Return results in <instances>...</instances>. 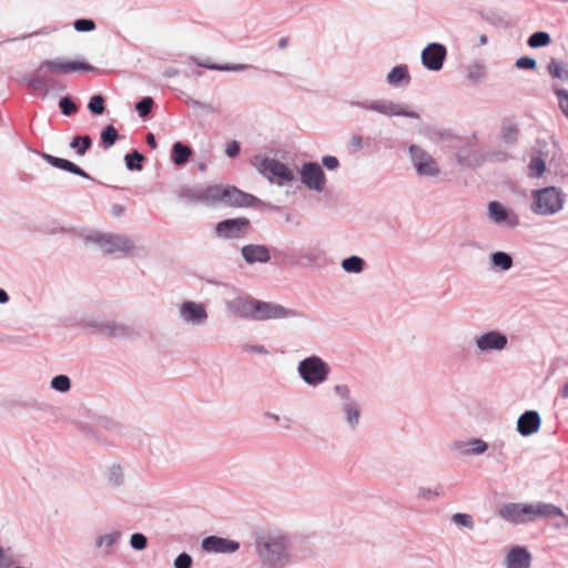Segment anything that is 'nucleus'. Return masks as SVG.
<instances>
[{
    "label": "nucleus",
    "instance_id": "nucleus-36",
    "mask_svg": "<svg viewBox=\"0 0 568 568\" xmlns=\"http://www.w3.org/2000/svg\"><path fill=\"white\" fill-rule=\"evenodd\" d=\"M192 154L191 148L182 142H175L172 148V161L175 165H183Z\"/></svg>",
    "mask_w": 568,
    "mask_h": 568
},
{
    "label": "nucleus",
    "instance_id": "nucleus-11",
    "mask_svg": "<svg viewBox=\"0 0 568 568\" xmlns=\"http://www.w3.org/2000/svg\"><path fill=\"white\" fill-rule=\"evenodd\" d=\"M178 317L187 326L201 327L206 324L209 313L203 304L187 300L178 305Z\"/></svg>",
    "mask_w": 568,
    "mask_h": 568
},
{
    "label": "nucleus",
    "instance_id": "nucleus-40",
    "mask_svg": "<svg viewBox=\"0 0 568 568\" xmlns=\"http://www.w3.org/2000/svg\"><path fill=\"white\" fill-rule=\"evenodd\" d=\"M101 142L105 149L111 148L114 145L116 140L119 139L118 130L112 125H106L103 131L101 132Z\"/></svg>",
    "mask_w": 568,
    "mask_h": 568
},
{
    "label": "nucleus",
    "instance_id": "nucleus-29",
    "mask_svg": "<svg viewBox=\"0 0 568 568\" xmlns=\"http://www.w3.org/2000/svg\"><path fill=\"white\" fill-rule=\"evenodd\" d=\"M23 82L31 89L40 91L43 95L49 93L50 79L40 71V65L34 72L23 77Z\"/></svg>",
    "mask_w": 568,
    "mask_h": 568
},
{
    "label": "nucleus",
    "instance_id": "nucleus-2",
    "mask_svg": "<svg viewBox=\"0 0 568 568\" xmlns=\"http://www.w3.org/2000/svg\"><path fill=\"white\" fill-rule=\"evenodd\" d=\"M565 193L556 186H547L531 192L530 210L536 215L552 216L562 211Z\"/></svg>",
    "mask_w": 568,
    "mask_h": 568
},
{
    "label": "nucleus",
    "instance_id": "nucleus-63",
    "mask_svg": "<svg viewBox=\"0 0 568 568\" xmlns=\"http://www.w3.org/2000/svg\"><path fill=\"white\" fill-rule=\"evenodd\" d=\"M11 564V558H9L3 549H0V568H4Z\"/></svg>",
    "mask_w": 568,
    "mask_h": 568
},
{
    "label": "nucleus",
    "instance_id": "nucleus-14",
    "mask_svg": "<svg viewBox=\"0 0 568 568\" xmlns=\"http://www.w3.org/2000/svg\"><path fill=\"white\" fill-rule=\"evenodd\" d=\"M301 183L314 192H323L326 185V176L316 162H305L300 169Z\"/></svg>",
    "mask_w": 568,
    "mask_h": 568
},
{
    "label": "nucleus",
    "instance_id": "nucleus-47",
    "mask_svg": "<svg viewBox=\"0 0 568 568\" xmlns=\"http://www.w3.org/2000/svg\"><path fill=\"white\" fill-rule=\"evenodd\" d=\"M88 109L93 114H102L105 110L104 98L100 94L93 95L88 103Z\"/></svg>",
    "mask_w": 568,
    "mask_h": 568
},
{
    "label": "nucleus",
    "instance_id": "nucleus-6",
    "mask_svg": "<svg viewBox=\"0 0 568 568\" xmlns=\"http://www.w3.org/2000/svg\"><path fill=\"white\" fill-rule=\"evenodd\" d=\"M329 373L328 364L316 355H311L297 364L300 378L310 387H317L325 383Z\"/></svg>",
    "mask_w": 568,
    "mask_h": 568
},
{
    "label": "nucleus",
    "instance_id": "nucleus-15",
    "mask_svg": "<svg viewBox=\"0 0 568 568\" xmlns=\"http://www.w3.org/2000/svg\"><path fill=\"white\" fill-rule=\"evenodd\" d=\"M447 50L444 44L432 42L422 51L420 59L423 65L430 71H439L444 65Z\"/></svg>",
    "mask_w": 568,
    "mask_h": 568
},
{
    "label": "nucleus",
    "instance_id": "nucleus-45",
    "mask_svg": "<svg viewBox=\"0 0 568 568\" xmlns=\"http://www.w3.org/2000/svg\"><path fill=\"white\" fill-rule=\"evenodd\" d=\"M51 387L58 392L65 393L71 388V381L67 375H57L51 379Z\"/></svg>",
    "mask_w": 568,
    "mask_h": 568
},
{
    "label": "nucleus",
    "instance_id": "nucleus-32",
    "mask_svg": "<svg viewBox=\"0 0 568 568\" xmlns=\"http://www.w3.org/2000/svg\"><path fill=\"white\" fill-rule=\"evenodd\" d=\"M222 185L202 187V204L206 206L221 205Z\"/></svg>",
    "mask_w": 568,
    "mask_h": 568
},
{
    "label": "nucleus",
    "instance_id": "nucleus-59",
    "mask_svg": "<svg viewBox=\"0 0 568 568\" xmlns=\"http://www.w3.org/2000/svg\"><path fill=\"white\" fill-rule=\"evenodd\" d=\"M240 151V143L237 141H232L226 145L225 154L230 158H235L236 155H239Z\"/></svg>",
    "mask_w": 568,
    "mask_h": 568
},
{
    "label": "nucleus",
    "instance_id": "nucleus-60",
    "mask_svg": "<svg viewBox=\"0 0 568 568\" xmlns=\"http://www.w3.org/2000/svg\"><path fill=\"white\" fill-rule=\"evenodd\" d=\"M483 78L481 67L476 64L471 65L468 71V79L471 81H478Z\"/></svg>",
    "mask_w": 568,
    "mask_h": 568
},
{
    "label": "nucleus",
    "instance_id": "nucleus-5",
    "mask_svg": "<svg viewBox=\"0 0 568 568\" xmlns=\"http://www.w3.org/2000/svg\"><path fill=\"white\" fill-rule=\"evenodd\" d=\"M338 398V410L351 430H355L361 424L362 406L346 384H336L333 388Z\"/></svg>",
    "mask_w": 568,
    "mask_h": 568
},
{
    "label": "nucleus",
    "instance_id": "nucleus-1",
    "mask_svg": "<svg viewBox=\"0 0 568 568\" xmlns=\"http://www.w3.org/2000/svg\"><path fill=\"white\" fill-rule=\"evenodd\" d=\"M291 538L282 531L264 534L256 539V551L268 568H284L291 559Z\"/></svg>",
    "mask_w": 568,
    "mask_h": 568
},
{
    "label": "nucleus",
    "instance_id": "nucleus-55",
    "mask_svg": "<svg viewBox=\"0 0 568 568\" xmlns=\"http://www.w3.org/2000/svg\"><path fill=\"white\" fill-rule=\"evenodd\" d=\"M186 103L194 109H201L206 112L212 113L215 111L214 106L211 103L201 102V101L192 99V98H187Z\"/></svg>",
    "mask_w": 568,
    "mask_h": 568
},
{
    "label": "nucleus",
    "instance_id": "nucleus-34",
    "mask_svg": "<svg viewBox=\"0 0 568 568\" xmlns=\"http://www.w3.org/2000/svg\"><path fill=\"white\" fill-rule=\"evenodd\" d=\"M192 61L201 68L210 69V70H219V71H244L250 68L247 64H214L210 63L209 60H200L197 58H192Z\"/></svg>",
    "mask_w": 568,
    "mask_h": 568
},
{
    "label": "nucleus",
    "instance_id": "nucleus-38",
    "mask_svg": "<svg viewBox=\"0 0 568 568\" xmlns=\"http://www.w3.org/2000/svg\"><path fill=\"white\" fill-rule=\"evenodd\" d=\"M548 71L551 77L557 78L561 81L568 80V69L566 63L558 61L556 59H551L548 64Z\"/></svg>",
    "mask_w": 568,
    "mask_h": 568
},
{
    "label": "nucleus",
    "instance_id": "nucleus-56",
    "mask_svg": "<svg viewBox=\"0 0 568 568\" xmlns=\"http://www.w3.org/2000/svg\"><path fill=\"white\" fill-rule=\"evenodd\" d=\"M264 417L267 418V419H272L274 420L275 423H281L283 422L284 423V427L286 429L291 428V424H292V420L290 417H281L280 415L275 414V413H272V412H265L264 413Z\"/></svg>",
    "mask_w": 568,
    "mask_h": 568
},
{
    "label": "nucleus",
    "instance_id": "nucleus-30",
    "mask_svg": "<svg viewBox=\"0 0 568 568\" xmlns=\"http://www.w3.org/2000/svg\"><path fill=\"white\" fill-rule=\"evenodd\" d=\"M386 81L389 85L399 87L402 83L408 84L410 75L408 68L405 64L394 67L386 75Z\"/></svg>",
    "mask_w": 568,
    "mask_h": 568
},
{
    "label": "nucleus",
    "instance_id": "nucleus-35",
    "mask_svg": "<svg viewBox=\"0 0 568 568\" xmlns=\"http://www.w3.org/2000/svg\"><path fill=\"white\" fill-rule=\"evenodd\" d=\"M365 261L357 255H352L344 258L341 263V267L344 272L348 274H359L365 268Z\"/></svg>",
    "mask_w": 568,
    "mask_h": 568
},
{
    "label": "nucleus",
    "instance_id": "nucleus-49",
    "mask_svg": "<svg viewBox=\"0 0 568 568\" xmlns=\"http://www.w3.org/2000/svg\"><path fill=\"white\" fill-rule=\"evenodd\" d=\"M442 496H443V491L440 488L419 487L418 493H417V497L425 499V500H430L433 498H437V497H442Z\"/></svg>",
    "mask_w": 568,
    "mask_h": 568
},
{
    "label": "nucleus",
    "instance_id": "nucleus-3",
    "mask_svg": "<svg viewBox=\"0 0 568 568\" xmlns=\"http://www.w3.org/2000/svg\"><path fill=\"white\" fill-rule=\"evenodd\" d=\"M251 164L268 182L278 186L295 181L294 171L276 158L258 154L251 160Z\"/></svg>",
    "mask_w": 568,
    "mask_h": 568
},
{
    "label": "nucleus",
    "instance_id": "nucleus-51",
    "mask_svg": "<svg viewBox=\"0 0 568 568\" xmlns=\"http://www.w3.org/2000/svg\"><path fill=\"white\" fill-rule=\"evenodd\" d=\"M73 27L79 32H89L95 29V22L91 19H78Z\"/></svg>",
    "mask_w": 568,
    "mask_h": 568
},
{
    "label": "nucleus",
    "instance_id": "nucleus-18",
    "mask_svg": "<svg viewBox=\"0 0 568 568\" xmlns=\"http://www.w3.org/2000/svg\"><path fill=\"white\" fill-rule=\"evenodd\" d=\"M221 205L250 206L256 200L254 195L245 193L235 186H222Z\"/></svg>",
    "mask_w": 568,
    "mask_h": 568
},
{
    "label": "nucleus",
    "instance_id": "nucleus-19",
    "mask_svg": "<svg viewBox=\"0 0 568 568\" xmlns=\"http://www.w3.org/2000/svg\"><path fill=\"white\" fill-rule=\"evenodd\" d=\"M246 217L227 219L216 225V234L224 239H235L244 233L248 226Z\"/></svg>",
    "mask_w": 568,
    "mask_h": 568
},
{
    "label": "nucleus",
    "instance_id": "nucleus-12",
    "mask_svg": "<svg viewBox=\"0 0 568 568\" xmlns=\"http://www.w3.org/2000/svg\"><path fill=\"white\" fill-rule=\"evenodd\" d=\"M90 325L94 327L97 332L111 338L134 339L139 336L138 331L133 326L123 322L101 320Z\"/></svg>",
    "mask_w": 568,
    "mask_h": 568
},
{
    "label": "nucleus",
    "instance_id": "nucleus-17",
    "mask_svg": "<svg viewBox=\"0 0 568 568\" xmlns=\"http://www.w3.org/2000/svg\"><path fill=\"white\" fill-rule=\"evenodd\" d=\"M488 217L495 224H507L509 227H515L519 224L518 215L507 210L501 203L493 201L488 204Z\"/></svg>",
    "mask_w": 568,
    "mask_h": 568
},
{
    "label": "nucleus",
    "instance_id": "nucleus-7",
    "mask_svg": "<svg viewBox=\"0 0 568 568\" xmlns=\"http://www.w3.org/2000/svg\"><path fill=\"white\" fill-rule=\"evenodd\" d=\"M296 318L303 324H312L313 320L305 313L294 308H287L276 303L261 302L255 300V321Z\"/></svg>",
    "mask_w": 568,
    "mask_h": 568
},
{
    "label": "nucleus",
    "instance_id": "nucleus-54",
    "mask_svg": "<svg viewBox=\"0 0 568 568\" xmlns=\"http://www.w3.org/2000/svg\"><path fill=\"white\" fill-rule=\"evenodd\" d=\"M518 130L514 125L506 126L503 131V140L506 143L513 144L517 141Z\"/></svg>",
    "mask_w": 568,
    "mask_h": 568
},
{
    "label": "nucleus",
    "instance_id": "nucleus-4",
    "mask_svg": "<svg viewBox=\"0 0 568 568\" xmlns=\"http://www.w3.org/2000/svg\"><path fill=\"white\" fill-rule=\"evenodd\" d=\"M88 241L94 243L105 254H121L124 256L138 254L134 241L124 234H92L88 236Z\"/></svg>",
    "mask_w": 568,
    "mask_h": 568
},
{
    "label": "nucleus",
    "instance_id": "nucleus-25",
    "mask_svg": "<svg viewBox=\"0 0 568 568\" xmlns=\"http://www.w3.org/2000/svg\"><path fill=\"white\" fill-rule=\"evenodd\" d=\"M202 548L207 552H234L239 544L222 537L210 536L202 540Z\"/></svg>",
    "mask_w": 568,
    "mask_h": 568
},
{
    "label": "nucleus",
    "instance_id": "nucleus-8",
    "mask_svg": "<svg viewBox=\"0 0 568 568\" xmlns=\"http://www.w3.org/2000/svg\"><path fill=\"white\" fill-rule=\"evenodd\" d=\"M359 109L372 111L385 116H405L419 119V114L413 111L405 103L395 102L388 99L365 100L353 103Z\"/></svg>",
    "mask_w": 568,
    "mask_h": 568
},
{
    "label": "nucleus",
    "instance_id": "nucleus-42",
    "mask_svg": "<svg viewBox=\"0 0 568 568\" xmlns=\"http://www.w3.org/2000/svg\"><path fill=\"white\" fill-rule=\"evenodd\" d=\"M546 171V163L540 156L531 158L528 164V175L531 178H540Z\"/></svg>",
    "mask_w": 568,
    "mask_h": 568
},
{
    "label": "nucleus",
    "instance_id": "nucleus-33",
    "mask_svg": "<svg viewBox=\"0 0 568 568\" xmlns=\"http://www.w3.org/2000/svg\"><path fill=\"white\" fill-rule=\"evenodd\" d=\"M178 196L186 204H202V186H183Z\"/></svg>",
    "mask_w": 568,
    "mask_h": 568
},
{
    "label": "nucleus",
    "instance_id": "nucleus-31",
    "mask_svg": "<svg viewBox=\"0 0 568 568\" xmlns=\"http://www.w3.org/2000/svg\"><path fill=\"white\" fill-rule=\"evenodd\" d=\"M105 479L112 488H121L125 484V475L121 465L112 464L105 470Z\"/></svg>",
    "mask_w": 568,
    "mask_h": 568
},
{
    "label": "nucleus",
    "instance_id": "nucleus-28",
    "mask_svg": "<svg viewBox=\"0 0 568 568\" xmlns=\"http://www.w3.org/2000/svg\"><path fill=\"white\" fill-rule=\"evenodd\" d=\"M121 538L122 532L120 530L102 534L95 537L94 547L103 555L110 556L113 554V547L120 541Z\"/></svg>",
    "mask_w": 568,
    "mask_h": 568
},
{
    "label": "nucleus",
    "instance_id": "nucleus-37",
    "mask_svg": "<svg viewBox=\"0 0 568 568\" xmlns=\"http://www.w3.org/2000/svg\"><path fill=\"white\" fill-rule=\"evenodd\" d=\"M490 262L494 267L499 268L501 271H508L513 267V257L503 251L494 252L490 255Z\"/></svg>",
    "mask_w": 568,
    "mask_h": 568
},
{
    "label": "nucleus",
    "instance_id": "nucleus-10",
    "mask_svg": "<svg viewBox=\"0 0 568 568\" xmlns=\"http://www.w3.org/2000/svg\"><path fill=\"white\" fill-rule=\"evenodd\" d=\"M497 515L504 521L515 526L534 521L531 504L505 503L498 508Z\"/></svg>",
    "mask_w": 568,
    "mask_h": 568
},
{
    "label": "nucleus",
    "instance_id": "nucleus-24",
    "mask_svg": "<svg viewBox=\"0 0 568 568\" xmlns=\"http://www.w3.org/2000/svg\"><path fill=\"white\" fill-rule=\"evenodd\" d=\"M450 449L463 456H478L483 455L488 449V445L483 439L473 438L470 440L454 442Z\"/></svg>",
    "mask_w": 568,
    "mask_h": 568
},
{
    "label": "nucleus",
    "instance_id": "nucleus-46",
    "mask_svg": "<svg viewBox=\"0 0 568 568\" xmlns=\"http://www.w3.org/2000/svg\"><path fill=\"white\" fill-rule=\"evenodd\" d=\"M129 544H130L132 549L138 550V551H142L148 546V538L142 532H134V534L131 535Z\"/></svg>",
    "mask_w": 568,
    "mask_h": 568
},
{
    "label": "nucleus",
    "instance_id": "nucleus-53",
    "mask_svg": "<svg viewBox=\"0 0 568 568\" xmlns=\"http://www.w3.org/2000/svg\"><path fill=\"white\" fill-rule=\"evenodd\" d=\"M537 65V61L534 58L520 57L516 60L515 67L517 69L534 70Z\"/></svg>",
    "mask_w": 568,
    "mask_h": 568
},
{
    "label": "nucleus",
    "instance_id": "nucleus-39",
    "mask_svg": "<svg viewBox=\"0 0 568 568\" xmlns=\"http://www.w3.org/2000/svg\"><path fill=\"white\" fill-rule=\"evenodd\" d=\"M92 145V140L89 135H77L74 136L69 146L71 149H75L77 150V153L78 155H84L85 152L91 148Z\"/></svg>",
    "mask_w": 568,
    "mask_h": 568
},
{
    "label": "nucleus",
    "instance_id": "nucleus-27",
    "mask_svg": "<svg viewBox=\"0 0 568 568\" xmlns=\"http://www.w3.org/2000/svg\"><path fill=\"white\" fill-rule=\"evenodd\" d=\"M40 155L45 162H48L53 168L68 171L72 174H75L84 179H90V175L87 172H84L80 166H78L77 164L69 160L57 158L48 153H41Z\"/></svg>",
    "mask_w": 568,
    "mask_h": 568
},
{
    "label": "nucleus",
    "instance_id": "nucleus-52",
    "mask_svg": "<svg viewBox=\"0 0 568 568\" xmlns=\"http://www.w3.org/2000/svg\"><path fill=\"white\" fill-rule=\"evenodd\" d=\"M192 557L186 552H182L174 559L173 566L174 568H192Z\"/></svg>",
    "mask_w": 568,
    "mask_h": 568
},
{
    "label": "nucleus",
    "instance_id": "nucleus-44",
    "mask_svg": "<svg viewBox=\"0 0 568 568\" xmlns=\"http://www.w3.org/2000/svg\"><path fill=\"white\" fill-rule=\"evenodd\" d=\"M125 165L128 170L130 171H141L142 165L141 162L144 160V156L138 152L136 150L132 151L131 153H128L124 158Z\"/></svg>",
    "mask_w": 568,
    "mask_h": 568
},
{
    "label": "nucleus",
    "instance_id": "nucleus-22",
    "mask_svg": "<svg viewBox=\"0 0 568 568\" xmlns=\"http://www.w3.org/2000/svg\"><path fill=\"white\" fill-rule=\"evenodd\" d=\"M226 308L234 316L253 320L255 300L250 296H237L226 302Z\"/></svg>",
    "mask_w": 568,
    "mask_h": 568
},
{
    "label": "nucleus",
    "instance_id": "nucleus-23",
    "mask_svg": "<svg viewBox=\"0 0 568 568\" xmlns=\"http://www.w3.org/2000/svg\"><path fill=\"white\" fill-rule=\"evenodd\" d=\"M241 255L247 264H264L271 260L270 248L262 244H246L242 246Z\"/></svg>",
    "mask_w": 568,
    "mask_h": 568
},
{
    "label": "nucleus",
    "instance_id": "nucleus-62",
    "mask_svg": "<svg viewBox=\"0 0 568 568\" xmlns=\"http://www.w3.org/2000/svg\"><path fill=\"white\" fill-rule=\"evenodd\" d=\"M349 144L355 150H362L363 149V138L359 134H353L349 140Z\"/></svg>",
    "mask_w": 568,
    "mask_h": 568
},
{
    "label": "nucleus",
    "instance_id": "nucleus-16",
    "mask_svg": "<svg viewBox=\"0 0 568 568\" xmlns=\"http://www.w3.org/2000/svg\"><path fill=\"white\" fill-rule=\"evenodd\" d=\"M95 68L87 62L64 61L61 58L44 60L40 63V71L53 73H69L74 71H93Z\"/></svg>",
    "mask_w": 568,
    "mask_h": 568
},
{
    "label": "nucleus",
    "instance_id": "nucleus-50",
    "mask_svg": "<svg viewBox=\"0 0 568 568\" xmlns=\"http://www.w3.org/2000/svg\"><path fill=\"white\" fill-rule=\"evenodd\" d=\"M152 106L153 99L145 97L135 104V110L139 112L140 116H146L151 112Z\"/></svg>",
    "mask_w": 568,
    "mask_h": 568
},
{
    "label": "nucleus",
    "instance_id": "nucleus-48",
    "mask_svg": "<svg viewBox=\"0 0 568 568\" xmlns=\"http://www.w3.org/2000/svg\"><path fill=\"white\" fill-rule=\"evenodd\" d=\"M59 108L61 109L62 114L69 116L78 111L77 104L72 101L70 97H63L59 101Z\"/></svg>",
    "mask_w": 568,
    "mask_h": 568
},
{
    "label": "nucleus",
    "instance_id": "nucleus-57",
    "mask_svg": "<svg viewBox=\"0 0 568 568\" xmlns=\"http://www.w3.org/2000/svg\"><path fill=\"white\" fill-rule=\"evenodd\" d=\"M556 93L559 99L560 109L564 112V114L568 118V91L557 90Z\"/></svg>",
    "mask_w": 568,
    "mask_h": 568
},
{
    "label": "nucleus",
    "instance_id": "nucleus-20",
    "mask_svg": "<svg viewBox=\"0 0 568 568\" xmlns=\"http://www.w3.org/2000/svg\"><path fill=\"white\" fill-rule=\"evenodd\" d=\"M532 556L525 546H514L506 554L505 568H530Z\"/></svg>",
    "mask_w": 568,
    "mask_h": 568
},
{
    "label": "nucleus",
    "instance_id": "nucleus-61",
    "mask_svg": "<svg viewBox=\"0 0 568 568\" xmlns=\"http://www.w3.org/2000/svg\"><path fill=\"white\" fill-rule=\"evenodd\" d=\"M243 348L246 353H255L260 355L268 354V351L263 345H245Z\"/></svg>",
    "mask_w": 568,
    "mask_h": 568
},
{
    "label": "nucleus",
    "instance_id": "nucleus-21",
    "mask_svg": "<svg viewBox=\"0 0 568 568\" xmlns=\"http://www.w3.org/2000/svg\"><path fill=\"white\" fill-rule=\"evenodd\" d=\"M541 426V417L537 410H526L521 415H519L516 429L517 432L524 436L528 437L536 434Z\"/></svg>",
    "mask_w": 568,
    "mask_h": 568
},
{
    "label": "nucleus",
    "instance_id": "nucleus-9",
    "mask_svg": "<svg viewBox=\"0 0 568 568\" xmlns=\"http://www.w3.org/2000/svg\"><path fill=\"white\" fill-rule=\"evenodd\" d=\"M408 153L419 176L437 178L440 174V168L435 158L419 145H410Z\"/></svg>",
    "mask_w": 568,
    "mask_h": 568
},
{
    "label": "nucleus",
    "instance_id": "nucleus-41",
    "mask_svg": "<svg viewBox=\"0 0 568 568\" xmlns=\"http://www.w3.org/2000/svg\"><path fill=\"white\" fill-rule=\"evenodd\" d=\"M450 520L456 526L464 527L468 530H473L475 528V520L469 514L456 513L452 515Z\"/></svg>",
    "mask_w": 568,
    "mask_h": 568
},
{
    "label": "nucleus",
    "instance_id": "nucleus-58",
    "mask_svg": "<svg viewBox=\"0 0 568 568\" xmlns=\"http://www.w3.org/2000/svg\"><path fill=\"white\" fill-rule=\"evenodd\" d=\"M322 164L327 170H337L339 166V161L336 156L333 155H325L322 158Z\"/></svg>",
    "mask_w": 568,
    "mask_h": 568
},
{
    "label": "nucleus",
    "instance_id": "nucleus-26",
    "mask_svg": "<svg viewBox=\"0 0 568 568\" xmlns=\"http://www.w3.org/2000/svg\"><path fill=\"white\" fill-rule=\"evenodd\" d=\"M532 517L534 521L539 518H551V517H560L565 519V526H568V516L562 511V509L554 504L537 501L532 503Z\"/></svg>",
    "mask_w": 568,
    "mask_h": 568
},
{
    "label": "nucleus",
    "instance_id": "nucleus-13",
    "mask_svg": "<svg viewBox=\"0 0 568 568\" xmlns=\"http://www.w3.org/2000/svg\"><path fill=\"white\" fill-rule=\"evenodd\" d=\"M508 344L507 336L496 329L484 332L474 338L475 349L478 354L501 352Z\"/></svg>",
    "mask_w": 568,
    "mask_h": 568
},
{
    "label": "nucleus",
    "instance_id": "nucleus-43",
    "mask_svg": "<svg viewBox=\"0 0 568 568\" xmlns=\"http://www.w3.org/2000/svg\"><path fill=\"white\" fill-rule=\"evenodd\" d=\"M551 39L548 32L537 31L529 37L527 43L530 48H540L548 45Z\"/></svg>",
    "mask_w": 568,
    "mask_h": 568
},
{
    "label": "nucleus",
    "instance_id": "nucleus-64",
    "mask_svg": "<svg viewBox=\"0 0 568 568\" xmlns=\"http://www.w3.org/2000/svg\"><path fill=\"white\" fill-rule=\"evenodd\" d=\"M163 74L166 78H173V77H176L179 74V70L171 67V68L165 69Z\"/></svg>",
    "mask_w": 568,
    "mask_h": 568
}]
</instances>
